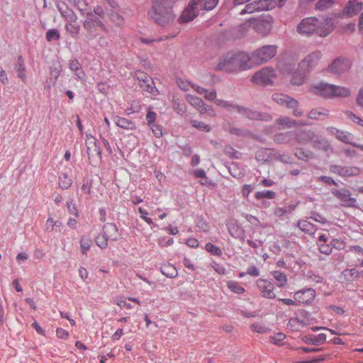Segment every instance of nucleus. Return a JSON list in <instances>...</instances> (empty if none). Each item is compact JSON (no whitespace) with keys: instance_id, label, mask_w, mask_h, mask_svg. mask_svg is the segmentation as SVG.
I'll return each mask as SVG.
<instances>
[{"instance_id":"obj_1","label":"nucleus","mask_w":363,"mask_h":363,"mask_svg":"<svg viewBox=\"0 0 363 363\" xmlns=\"http://www.w3.org/2000/svg\"><path fill=\"white\" fill-rule=\"evenodd\" d=\"M250 55L245 52H229L219 59L216 70L237 73L250 69Z\"/></svg>"},{"instance_id":"obj_2","label":"nucleus","mask_w":363,"mask_h":363,"mask_svg":"<svg viewBox=\"0 0 363 363\" xmlns=\"http://www.w3.org/2000/svg\"><path fill=\"white\" fill-rule=\"evenodd\" d=\"M334 29L333 19L325 18L320 21L316 18H306L297 26V32L301 35H317L325 38L328 36Z\"/></svg>"},{"instance_id":"obj_3","label":"nucleus","mask_w":363,"mask_h":363,"mask_svg":"<svg viewBox=\"0 0 363 363\" xmlns=\"http://www.w3.org/2000/svg\"><path fill=\"white\" fill-rule=\"evenodd\" d=\"M277 48L275 45H266L254 50L250 55L251 65H260L269 62L276 56Z\"/></svg>"},{"instance_id":"obj_4","label":"nucleus","mask_w":363,"mask_h":363,"mask_svg":"<svg viewBox=\"0 0 363 363\" xmlns=\"http://www.w3.org/2000/svg\"><path fill=\"white\" fill-rule=\"evenodd\" d=\"M276 77V72L272 67H264L252 75L251 81L259 85L268 86L273 84Z\"/></svg>"},{"instance_id":"obj_5","label":"nucleus","mask_w":363,"mask_h":363,"mask_svg":"<svg viewBox=\"0 0 363 363\" xmlns=\"http://www.w3.org/2000/svg\"><path fill=\"white\" fill-rule=\"evenodd\" d=\"M322 57L323 54L320 50L313 51L299 62V67L310 74L318 65Z\"/></svg>"},{"instance_id":"obj_6","label":"nucleus","mask_w":363,"mask_h":363,"mask_svg":"<svg viewBox=\"0 0 363 363\" xmlns=\"http://www.w3.org/2000/svg\"><path fill=\"white\" fill-rule=\"evenodd\" d=\"M201 3V0H191L179 18V22L184 23L194 20L199 14L198 6Z\"/></svg>"},{"instance_id":"obj_7","label":"nucleus","mask_w":363,"mask_h":363,"mask_svg":"<svg viewBox=\"0 0 363 363\" xmlns=\"http://www.w3.org/2000/svg\"><path fill=\"white\" fill-rule=\"evenodd\" d=\"M236 111L250 120H259L264 121H269L272 120V116L267 113H262L257 111L250 109L248 108L239 106L236 107Z\"/></svg>"},{"instance_id":"obj_8","label":"nucleus","mask_w":363,"mask_h":363,"mask_svg":"<svg viewBox=\"0 0 363 363\" xmlns=\"http://www.w3.org/2000/svg\"><path fill=\"white\" fill-rule=\"evenodd\" d=\"M310 91L313 94L324 99L333 98V84L326 82H318L311 86Z\"/></svg>"},{"instance_id":"obj_9","label":"nucleus","mask_w":363,"mask_h":363,"mask_svg":"<svg viewBox=\"0 0 363 363\" xmlns=\"http://www.w3.org/2000/svg\"><path fill=\"white\" fill-rule=\"evenodd\" d=\"M256 283L262 297L267 298H274L276 297L274 291V286L271 281L264 279H259Z\"/></svg>"},{"instance_id":"obj_10","label":"nucleus","mask_w":363,"mask_h":363,"mask_svg":"<svg viewBox=\"0 0 363 363\" xmlns=\"http://www.w3.org/2000/svg\"><path fill=\"white\" fill-rule=\"evenodd\" d=\"M86 152L89 160L101 159V148L96 143V139L93 136L86 135Z\"/></svg>"},{"instance_id":"obj_11","label":"nucleus","mask_w":363,"mask_h":363,"mask_svg":"<svg viewBox=\"0 0 363 363\" xmlns=\"http://www.w3.org/2000/svg\"><path fill=\"white\" fill-rule=\"evenodd\" d=\"M315 291L311 288H308L296 291L294 294V298L295 301H296V302L306 304L313 301L315 297Z\"/></svg>"},{"instance_id":"obj_12","label":"nucleus","mask_w":363,"mask_h":363,"mask_svg":"<svg viewBox=\"0 0 363 363\" xmlns=\"http://www.w3.org/2000/svg\"><path fill=\"white\" fill-rule=\"evenodd\" d=\"M350 68V62L347 59L338 57L329 66L330 72L335 74H342Z\"/></svg>"},{"instance_id":"obj_13","label":"nucleus","mask_w":363,"mask_h":363,"mask_svg":"<svg viewBox=\"0 0 363 363\" xmlns=\"http://www.w3.org/2000/svg\"><path fill=\"white\" fill-rule=\"evenodd\" d=\"M57 8L60 13L62 17L67 22H76L77 21V16L74 11L69 8L67 4L64 1H58Z\"/></svg>"},{"instance_id":"obj_14","label":"nucleus","mask_w":363,"mask_h":363,"mask_svg":"<svg viewBox=\"0 0 363 363\" xmlns=\"http://www.w3.org/2000/svg\"><path fill=\"white\" fill-rule=\"evenodd\" d=\"M332 173L337 174L342 177L355 176L359 174V169L357 167H342L340 165H332L330 167Z\"/></svg>"},{"instance_id":"obj_15","label":"nucleus","mask_w":363,"mask_h":363,"mask_svg":"<svg viewBox=\"0 0 363 363\" xmlns=\"http://www.w3.org/2000/svg\"><path fill=\"white\" fill-rule=\"evenodd\" d=\"M272 97L274 102L280 105H285L289 108H294L298 105L297 100L284 94L275 93Z\"/></svg>"},{"instance_id":"obj_16","label":"nucleus","mask_w":363,"mask_h":363,"mask_svg":"<svg viewBox=\"0 0 363 363\" xmlns=\"http://www.w3.org/2000/svg\"><path fill=\"white\" fill-rule=\"evenodd\" d=\"M253 29L262 36L267 35L272 28L271 21L267 20H253Z\"/></svg>"},{"instance_id":"obj_17","label":"nucleus","mask_w":363,"mask_h":363,"mask_svg":"<svg viewBox=\"0 0 363 363\" xmlns=\"http://www.w3.org/2000/svg\"><path fill=\"white\" fill-rule=\"evenodd\" d=\"M311 143L314 147L321 150L325 152L329 153L333 152V147L329 142L321 135H318L315 133L313 138H312Z\"/></svg>"},{"instance_id":"obj_18","label":"nucleus","mask_w":363,"mask_h":363,"mask_svg":"<svg viewBox=\"0 0 363 363\" xmlns=\"http://www.w3.org/2000/svg\"><path fill=\"white\" fill-rule=\"evenodd\" d=\"M363 9V4L359 0H350L343 9V13L349 16L357 14Z\"/></svg>"},{"instance_id":"obj_19","label":"nucleus","mask_w":363,"mask_h":363,"mask_svg":"<svg viewBox=\"0 0 363 363\" xmlns=\"http://www.w3.org/2000/svg\"><path fill=\"white\" fill-rule=\"evenodd\" d=\"M333 194L338 197L344 203L343 205L345 206H354L356 200L350 196V194L348 190L341 189L333 191Z\"/></svg>"},{"instance_id":"obj_20","label":"nucleus","mask_w":363,"mask_h":363,"mask_svg":"<svg viewBox=\"0 0 363 363\" xmlns=\"http://www.w3.org/2000/svg\"><path fill=\"white\" fill-rule=\"evenodd\" d=\"M308 74L309 73L301 69L298 65L297 70L292 74L291 82L294 85H302L306 82Z\"/></svg>"},{"instance_id":"obj_21","label":"nucleus","mask_w":363,"mask_h":363,"mask_svg":"<svg viewBox=\"0 0 363 363\" xmlns=\"http://www.w3.org/2000/svg\"><path fill=\"white\" fill-rule=\"evenodd\" d=\"M301 340L306 344L320 345L325 342L326 335L323 333H320L318 335H307L302 337Z\"/></svg>"},{"instance_id":"obj_22","label":"nucleus","mask_w":363,"mask_h":363,"mask_svg":"<svg viewBox=\"0 0 363 363\" xmlns=\"http://www.w3.org/2000/svg\"><path fill=\"white\" fill-rule=\"evenodd\" d=\"M102 233L110 240H116L118 238V228L115 224L111 223L104 225Z\"/></svg>"},{"instance_id":"obj_23","label":"nucleus","mask_w":363,"mask_h":363,"mask_svg":"<svg viewBox=\"0 0 363 363\" xmlns=\"http://www.w3.org/2000/svg\"><path fill=\"white\" fill-rule=\"evenodd\" d=\"M257 11H269L277 6V2L274 0H259L255 1Z\"/></svg>"},{"instance_id":"obj_24","label":"nucleus","mask_w":363,"mask_h":363,"mask_svg":"<svg viewBox=\"0 0 363 363\" xmlns=\"http://www.w3.org/2000/svg\"><path fill=\"white\" fill-rule=\"evenodd\" d=\"M278 128L281 129L284 128H290L300 125H304V123H297L295 120L291 119L289 117L282 116L280 117L277 121Z\"/></svg>"},{"instance_id":"obj_25","label":"nucleus","mask_w":363,"mask_h":363,"mask_svg":"<svg viewBox=\"0 0 363 363\" xmlns=\"http://www.w3.org/2000/svg\"><path fill=\"white\" fill-rule=\"evenodd\" d=\"M350 94L351 91L349 88L333 84V98H345Z\"/></svg>"},{"instance_id":"obj_26","label":"nucleus","mask_w":363,"mask_h":363,"mask_svg":"<svg viewBox=\"0 0 363 363\" xmlns=\"http://www.w3.org/2000/svg\"><path fill=\"white\" fill-rule=\"evenodd\" d=\"M115 123L116 125L123 129L131 130L135 129V123L132 121L125 118L116 116Z\"/></svg>"},{"instance_id":"obj_27","label":"nucleus","mask_w":363,"mask_h":363,"mask_svg":"<svg viewBox=\"0 0 363 363\" xmlns=\"http://www.w3.org/2000/svg\"><path fill=\"white\" fill-rule=\"evenodd\" d=\"M329 115V111L323 108L312 109L308 114V117L313 120H320Z\"/></svg>"},{"instance_id":"obj_28","label":"nucleus","mask_w":363,"mask_h":363,"mask_svg":"<svg viewBox=\"0 0 363 363\" xmlns=\"http://www.w3.org/2000/svg\"><path fill=\"white\" fill-rule=\"evenodd\" d=\"M315 133L312 130H301L297 134V140L301 144H306L311 143L312 138H313Z\"/></svg>"},{"instance_id":"obj_29","label":"nucleus","mask_w":363,"mask_h":363,"mask_svg":"<svg viewBox=\"0 0 363 363\" xmlns=\"http://www.w3.org/2000/svg\"><path fill=\"white\" fill-rule=\"evenodd\" d=\"M75 22H67L65 25V29L73 38H77L79 36L80 31V26L75 24Z\"/></svg>"},{"instance_id":"obj_30","label":"nucleus","mask_w":363,"mask_h":363,"mask_svg":"<svg viewBox=\"0 0 363 363\" xmlns=\"http://www.w3.org/2000/svg\"><path fill=\"white\" fill-rule=\"evenodd\" d=\"M331 130L332 133L335 134V135L339 140L345 143H351L352 135L350 133L337 130L335 128H332Z\"/></svg>"},{"instance_id":"obj_31","label":"nucleus","mask_w":363,"mask_h":363,"mask_svg":"<svg viewBox=\"0 0 363 363\" xmlns=\"http://www.w3.org/2000/svg\"><path fill=\"white\" fill-rule=\"evenodd\" d=\"M84 14L86 15L87 18L86 21L90 22L91 23L97 26L98 27L101 28L103 30H106V28L105 25L102 23V21L100 20V18L98 17V16L94 15L91 12V9H90L87 13H85Z\"/></svg>"},{"instance_id":"obj_32","label":"nucleus","mask_w":363,"mask_h":363,"mask_svg":"<svg viewBox=\"0 0 363 363\" xmlns=\"http://www.w3.org/2000/svg\"><path fill=\"white\" fill-rule=\"evenodd\" d=\"M15 69L18 73V77L21 78L23 82H26V76L24 74L25 66H24V60L22 56H19L17 59L16 63L15 65Z\"/></svg>"},{"instance_id":"obj_33","label":"nucleus","mask_w":363,"mask_h":363,"mask_svg":"<svg viewBox=\"0 0 363 363\" xmlns=\"http://www.w3.org/2000/svg\"><path fill=\"white\" fill-rule=\"evenodd\" d=\"M96 25H94L86 20L84 21L83 27L86 32V37L87 40H92L96 38Z\"/></svg>"},{"instance_id":"obj_34","label":"nucleus","mask_w":363,"mask_h":363,"mask_svg":"<svg viewBox=\"0 0 363 363\" xmlns=\"http://www.w3.org/2000/svg\"><path fill=\"white\" fill-rule=\"evenodd\" d=\"M293 133L288 131L280 133L274 136V140L278 143H289L293 138Z\"/></svg>"},{"instance_id":"obj_35","label":"nucleus","mask_w":363,"mask_h":363,"mask_svg":"<svg viewBox=\"0 0 363 363\" xmlns=\"http://www.w3.org/2000/svg\"><path fill=\"white\" fill-rule=\"evenodd\" d=\"M71 3L73 4L74 6L76 7L79 12L84 15L85 13H87L88 11L91 9L86 0H68Z\"/></svg>"},{"instance_id":"obj_36","label":"nucleus","mask_w":363,"mask_h":363,"mask_svg":"<svg viewBox=\"0 0 363 363\" xmlns=\"http://www.w3.org/2000/svg\"><path fill=\"white\" fill-rule=\"evenodd\" d=\"M139 86L145 91L154 94L155 91V86L154 82L150 77H145V81L139 83Z\"/></svg>"},{"instance_id":"obj_37","label":"nucleus","mask_w":363,"mask_h":363,"mask_svg":"<svg viewBox=\"0 0 363 363\" xmlns=\"http://www.w3.org/2000/svg\"><path fill=\"white\" fill-rule=\"evenodd\" d=\"M161 272L169 278H174L177 276V270L172 264H164L161 267Z\"/></svg>"},{"instance_id":"obj_38","label":"nucleus","mask_w":363,"mask_h":363,"mask_svg":"<svg viewBox=\"0 0 363 363\" xmlns=\"http://www.w3.org/2000/svg\"><path fill=\"white\" fill-rule=\"evenodd\" d=\"M297 226L301 230L308 234H312L315 231L313 224L308 220H300L297 223Z\"/></svg>"},{"instance_id":"obj_39","label":"nucleus","mask_w":363,"mask_h":363,"mask_svg":"<svg viewBox=\"0 0 363 363\" xmlns=\"http://www.w3.org/2000/svg\"><path fill=\"white\" fill-rule=\"evenodd\" d=\"M62 223L60 220H54L52 218H48L46 220V230L52 232L53 230L60 231Z\"/></svg>"},{"instance_id":"obj_40","label":"nucleus","mask_w":363,"mask_h":363,"mask_svg":"<svg viewBox=\"0 0 363 363\" xmlns=\"http://www.w3.org/2000/svg\"><path fill=\"white\" fill-rule=\"evenodd\" d=\"M227 286L232 292L238 294H242L245 291V289L235 281H228Z\"/></svg>"},{"instance_id":"obj_41","label":"nucleus","mask_w":363,"mask_h":363,"mask_svg":"<svg viewBox=\"0 0 363 363\" xmlns=\"http://www.w3.org/2000/svg\"><path fill=\"white\" fill-rule=\"evenodd\" d=\"M191 124L195 128H196V129H198V130H199L201 131L206 132V133H208L211 130V126L209 125H208V124H206L204 122L201 121L191 120Z\"/></svg>"},{"instance_id":"obj_42","label":"nucleus","mask_w":363,"mask_h":363,"mask_svg":"<svg viewBox=\"0 0 363 363\" xmlns=\"http://www.w3.org/2000/svg\"><path fill=\"white\" fill-rule=\"evenodd\" d=\"M91 243L92 240L90 238L83 236L80 239V248L82 254H87V252L89 250Z\"/></svg>"},{"instance_id":"obj_43","label":"nucleus","mask_w":363,"mask_h":363,"mask_svg":"<svg viewBox=\"0 0 363 363\" xmlns=\"http://www.w3.org/2000/svg\"><path fill=\"white\" fill-rule=\"evenodd\" d=\"M273 277L277 281V286L279 287L284 286L287 282V277L285 274L275 271L273 272Z\"/></svg>"},{"instance_id":"obj_44","label":"nucleus","mask_w":363,"mask_h":363,"mask_svg":"<svg viewBox=\"0 0 363 363\" xmlns=\"http://www.w3.org/2000/svg\"><path fill=\"white\" fill-rule=\"evenodd\" d=\"M215 102L217 106L226 108L229 111H236V107L239 106V105L231 104L223 99H216Z\"/></svg>"},{"instance_id":"obj_45","label":"nucleus","mask_w":363,"mask_h":363,"mask_svg":"<svg viewBox=\"0 0 363 363\" xmlns=\"http://www.w3.org/2000/svg\"><path fill=\"white\" fill-rule=\"evenodd\" d=\"M186 101L196 109L203 106V100L194 95L187 94L186 96Z\"/></svg>"},{"instance_id":"obj_46","label":"nucleus","mask_w":363,"mask_h":363,"mask_svg":"<svg viewBox=\"0 0 363 363\" xmlns=\"http://www.w3.org/2000/svg\"><path fill=\"white\" fill-rule=\"evenodd\" d=\"M333 3L334 0H318L315 4V9L317 10L324 11L331 7Z\"/></svg>"},{"instance_id":"obj_47","label":"nucleus","mask_w":363,"mask_h":363,"mask_svg":"<svg viewBox=\"0 0 363 363\" xmlns=\"http://www.w3.org/2000/svg\"><path fill=\"white\" fill-rule=\"evenodd\" d=\"M45 38L48 42H50L52 40H57L60 38V34L57 29L52 28L47 31Z\"/></svg>"},{"instance_id":"obj_48","label":"nucleus","mask_w":363,"mask_h":363,"mask_svg":"<svg viewBox=\"0 0 363 363\" xmlns=\"http://www.w3.org/2000/svg\"><path fill=\"white\" fill-rule=\"evenodd\" d=\"M173 108L179 114H184L186 111V106L184 103L179 100L173 101Z\"/></svg>"},{"instance_id":"obj_49","label":"nucleus","mask_w":363,"mask_h":363,"mask_svg":"<svg viewBox=\"0 0 363 363\" xmlns=\"http://www.w3.org/2000/svg\"><path fill=\"white\" fill-rule=\"evenodd\" d=\"M224 153L231 158L238 159L241 156V153L235 150L231 146H226L223 150Z\"/></svg>"},{"instance_id":"obj_50","label":"nucleus","mask_w":363,"mask_h":363,"mask_svg":"<svg viewBox=\"0 0 363 363\" xmlns=\"http://www.w3.org/2000/svg\"><path fill=\"white\" fill-rule=\"evenodd\" d=\"M205 249L206 251H208V252L211 253L213 255L220 256L222 255V250L213 243H206Z\"/></svg>"},{"instance_id":"obj_51","label":"nucleus","mask_w":363,"mask_h":363,"mask_svg":"<svg viewBox=\"0 0 363 363\" xmlns=\"http://www.w3.org/2000/svg\"><path fill=\"white\" fill-rule=\"evenodd\" d=\"M108 240L102 233L95 238L96 244L101 249L107 247Z\"/></svg>"},{"instance_id":"obj_52","label":"nucleus","mask_w":363,"mask_h":363,"mask_svg":"<svg viewBox=\"0 0 363 363\" xmlns=\"http://www.w3.org/2000/svg\"><path fill=\"white\" fill-rule=\"evenodd\" d=\"M345 115L348 119L363 127V119L360 117L357 116L350 111H345Z\"/></svg>"},{"instance_id":"obj_53","label":"nucleus","mask_w":363,"mask_h":363,"mask_svg":"<svg viewBox=\"0 0 363 363\" xmlns=\"http://www.w3.org/2000/svg\"><path fill=\"white\" fill-rule=\"evenodd\" d=\"M275 196V193L272 191H257L255 194V197L257 199H261L262 198H267V199H273Z\"/></svg>"},{"instance_id":"obj_54","label":"nucleus","mask_w":363,"mask_h":363,"mask_svg":"<svg viewBox=\"0 0 363 363\" xmlns=\"http://www.w3.org/2000/svg\"><path fill=\"white\" fill-rule=\"evenodd\" d=\"M295 155L301 160H306L311 158L313 153L310 151L305 152L303 149H297L295 152Z\"/></svg>"},{"instance_id":"obj_55","label":"nucleus","mask_w":363,"mask_h":363,"mask_svg":"<svg viewBox=\"0 0 363 363\" xmlns=\"http://www.w3.org/2000/svg\"><path fill=\"white\" fill-rule=\"evenodd\" d=\"M285 335L282 333H277L270 336V341L273 344L279 345L285 339Z\"/></svg>"},{"instance_id":"obj_56","label":"nucleus","mask_w":363,"mask_h":363,"mask_svg":"<svg viewBox=\"0 0 363 363\" xmlns=\"http://www.w3.org/2000/svg\"><path fill=\"white\" fill-rule=\"evenodd\" d=\"M257 11V8L255 6V1L247 4L245 5V8L241 10L240 14H245V13H252L253 12Z\"/></svg>"},{"instance_id":"obj_57","label":"nucleus","mask_w":363,"mask_h":363,"mask_svg":"<svg viewBox=\"0 0 363 363\" xmlns=\"http://www.w3.org/2000/svg\"><path fill=\"white\" fill-rule=\"evenodd\" d=\"M319 251L320 253L329 255L332 253L333 248L330 245L326 243H320L318 245Z\"/></svg>"},{"instance_id":"obj_58","label":"nucleus","mask_w":363,"mask_h":363,"mask_svg":"<svg viewBox=\"0 0 363 363\" xmlns=\"http://www.w3.org/2000/svg\"><path fill=\"white\" fill-rule=\"evenodd\" d=\"M293 208L290 206L284 208H277L274 209V213L278 217H281L286 213H289L292 211Z\"/></svg>"},{"instance_id":"obj_59","label":"nucleus","mask_w":363,"mask_h":363,"mask_svg":"<svg viewBox=\"0 0 363 363\" xmlns=\"http://www.w3.org/2000/svg\"><path fill=\"white\" fill-rule=\"evenodd\" d=\"M150 127L152 133L155 135L157 138H160L162 135V127L159 125H157L155 123H152L151 125H149Z\"/></svg>"},{"instance_id":"obj_60","label":"nucleus","mask_w":363,"mask_h":363,"mask_svg":"<svg viewBox=\"0 0 363 363\" xmlns=\"http://www.w3.org/2000/svg\"><path fill=\"white\" fill-rule=\"evenodd\" d=\"M219 0H204L203 9L207 11L213 9Z\"/></svg>"},{"instance_id":"obj_61","label":"nucleus","mask_w":363,"mask_h":363,"mask_svg":"<svg viewBox=\"0 0 363 363\" xmlns=\"http://www.w3.org/2000/svg\"><path fill=\"white\" fill-rule=\"evenodd\" d=\"M330 245L332 248L334 247L340 250L344 249L345 246V242L340 239H333L330 241Z\"/></svg>"},{"instance_id":"obj_62","label":"nucleus","mask_w":363,"mask_h":363,"mask_svg":"<svg viewBox=\"0 0 363 363\" xmlns=\"http://www.w3.org/2000/svg\"><path fill=\"white\" fill-rule=\"evenodd\" d=\"M156 117H157L156 113L151 111L150 108H149L148 111L147 113V115H146V121H147L148 125L154 123V122L156 119Z\"/></svg>"},{"instance_id":"obj_63","label":"nucleus","mask_w":363,"mask_h":363,"mask_svg":"<svg viewBox=\"0 0 363 363\" xmlns=\"http://www.w3.org/2000/svg\"><path fill=\"white\" fill-rule=\"evenodd\" d=\"M276 159L279 160L284 163H291L292 158L289 155L287 154H278L276 155Z\"/></svg>"},{"instance_id":"obj_64","label":"nucleus","mask_w":363,"mask_h":363,"mask_svg":"<svg viewBox=\"0 0 363 363\" xmlns=\"http://www.w3.org/2000/svg\"><path fill=\"white\" fill-rule=\"evenodd\" d=\"M357 104L363 108V86L359 89L357 98H356Z\"/></svg>"}]
</instances>
